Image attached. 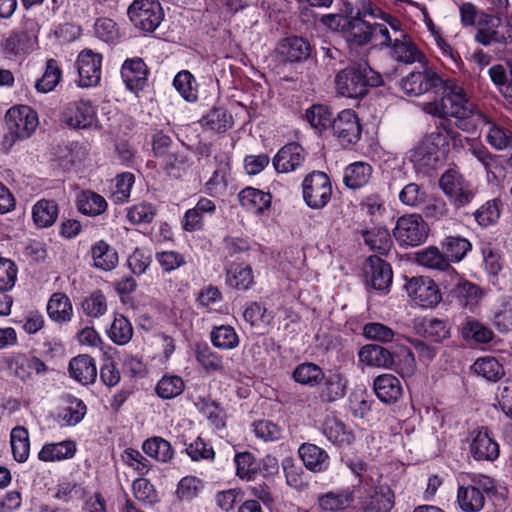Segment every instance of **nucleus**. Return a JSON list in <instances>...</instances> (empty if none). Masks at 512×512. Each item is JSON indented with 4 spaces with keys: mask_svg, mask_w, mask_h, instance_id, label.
I'll return each mask as SVG.
<instances>
[{
    "mask_svg": "<svg viewBox=\"0 0 512 512\" xmlns=\"http://www.w3.org/2000/svg\"><path fill=\"white\" fill-rule=\"evenodd\" d=\"M442 98L439 101L426 103L424 111L440 118L463 116L471 113L473 102L469 100L464 89L456 81L443 80L440 85Z\"/></svg>",
    "mask_w": 512,
    "mask_h": 512,
    "instance_id": "2",
    "label": "nucleus"
},
{
    "mask_svg": "<svg viewBox=\"0 0 512 512\" xmlns=\"http://www.w3.org/2000/svg\"><path fill=\"white\" fill-rule=\"evenodd\" d=\"M185 389V383L180 376L166 374L156 384L157 395L169 400L181 395Z\"/></svg>",
    "mask_w": 512,
    "mask_h": 512,
    "instance_id": "57",
    "label": "nucleus"
},
{
    "mask_svg": "<svg viewBox=\"0 0 512 512\" xmlns=\"http://www.w3.org/2000/svg\"><path fill=\"white\" fill-rule=\"evenodd\" d=\"M107 334L115 344L125 345L132 339L133 327L129 319L124 315L115 314Z\"/></svg>",
    "mask_w": 512,
    "mask_h": 512,
    "instance_id": "51",
    "label": "nucleus"
},
{
    "mask_svg": "<svg viewBox=\"0 0 512 512\" xmlns=\"http://www.w3.org/2000/svg\"><path fill=\"white\" fill-rule=\"evenodd\" d=\"M69 374L77 382L87 385L97 377L95 360L88 355H78L69 363Z\"/></svg>",
    "mask_w": 512,
    "mask_h": 512,
    "instance_id": "33",
    "label": "nucleus"
},
{
    "mask_svg": "<svg viewBox=\"0 0 512 512\" xmlns=\"http://www.w3.org/2000/svg\"><path fill=\"white\" fill-rule=\"evenodd\" d=\"M469 151L484 167L487 181L489 183L497 181V171L501 170L497 156L491 154L485 146L474 141L471 142Z\"/></svg>",
    "mask_w": 512,
    "mask_h": 512,
    "instance_id": "42",
    "label": "nucleus"
},
{
    "mask_svg": "<svg viewBox=\"0 0 512 512\" xmlns=\"http://www.w3.org/2000/svg\"><path fill=\"white\" fill-rule=\"evenodd\" d=\"M38 24L33 19L23 21V30L11 33L4 42V50L11 56H22L30 53L37 40Z\"/></svg>",
    "mask_w": 512,
    "mask_h": 512,
    "instance_id": "11",
    "label": "nucleus"
},
{
    "mask_svg": "<svg viewBox=\"0 0 512 512\" xmlns=\"http://www.w3.org/2000/svg\"><path fill=\"white\" fill-rule=\"evenodd\" d=\"M443 79L431 68L422 71H412L402 78L400 86L408 96H421L431 90L438 89Z\"/></svg>",
    "mask_w": 512,
    "mask_h": 512,
    "instance_id": "12",
    "label": "nucleus"
},
{
    "mask_svg": "<svg viewBox=\"0 0 512 512\" xmlns=\"http://www.w3.org/2000/svg\"><path fill=\"white\" fill-rule=\"evenodd\" d=\"M47 314L57 324L69 323L74 316L70 298L60 292L52 294L47 303Z\"/></svg>",
    "mask_w": 512,
    "mask_h": 512,
    "instance_id": "30",
    "label": "nucleus"
},
{
    "mask_svg": "<svg viewBox=\"0 0 512 512\" xmlns=\"http://www.w3.org/2000/svg\"><path fill=\"white\" fill-rule=\"evenodd\" d=\"M332 129L343 146L355 144L360 139L361 125L352 109L341 111L333 120Z\"/></svg>",
    "mask_w": 512,
    "mask_h": 512,
    "instance_id": "14",
    "label": "nucleus"
},
{
    "mask_svg": "<svg viewBox=\"0 0 512 512\" xmlns=\"http://www.w3.org/2000/svg\"><path fill=\"white\" fill-rule=\"evenodd\" d=\"M236 475L246 481L256 478L261 472V463L250 452L236 453L234 457Z\"/></svg>",
    "mask_w": 512,
    "mask_h": 512,
    "instance_id": "49",
    "label": "nucleus"
},
{
    "mask_svg": "<svg viewBox=\"0 0 512 512\" xmlns=\"http://www.w3.org/2000/svg\"><path fill=\"white\" fill-rule=\"evenodd\" d=\"M388 46H391V56L397 62L412 64L415 62L421 63L425 59L423 53L417 48L409 36L403 37L402 39L399 37L392 38Z\"/></svg>",
    "mask_w": 512,
    "mask_h": 512,
    "instance_id": "28",
    "label": "nucleus"
},
{
    "mask_svg": "<svg viewBox=\"0 0 512 512\" xmlns=\"http://www.w3.org/2000/svg\"><path fill=\"white\" fill-rule=\"evenodd\" d=\"M344 36L351 49L364 46L370 41L385 46L392 41V35L384 24H370L361 17H348L344 24Z\"/></svg>",
    "mask_w": 512,
    "mask_h": 512,
    "instance_id": "3",
    "label": "nucleus"
},
{
    "mask_svg": "<svg viewBox=\"0 0 512 512\" xmlns=\"http://www.w3.org/2000/svg\"><path fill=\"white\" fill-rule=\"evenodd\" d=\"M488 74L494 85L505 98L512 96V70L507 73L505 67L498 64L490 67Z\"/></svg>",
    "mask_w": 512,
    "mask_h": 512,
    "instance_id": "64",
    "label": "nucleus"
},
{
    "mask_svg": "<svg viewBox=\"0 0 512 512\" xmlns=\"http://www.w3.org/2000/svg\"><path fill=\"white\" fill-rule=\"evenodd\" d=\"M6 124L15 138H28L38 127L37 113L29 106L10 108L5 116Z\"/></svg>",
    "mask_w": 512,
    "mask_h": 512,
    "instance_id": "10",
    "label": "nucleus"
},
{
    "mask_svg": "<svg viewBox=\"0 0 512 512\" xmlns=\"http://www.w3.org/2000/svg\"><path fill=\"white\" fill-rule=\"evenodd\" d=\"M429 226L420 214H406L398 218L393 235L400 246L415 247L426 241Z\"/></svg>",
    "mask_w": 512,
    "mask_h": 512,
    "instance_id": "6",
    "label": "nucleus"
},
{
    "mask_svg": "<svg viewBox=\"0 0 512 512\" xmlns=\"http://www.w3.org/2000/svg\"><path fill=\"white\" fill-rule=\"evenodd\" d=\"M93 266L97 269L110 271L118 263V255L105 241L96 242L91 248Z\"/></svg>",
    "mask_w": 512,
    "mask_h": 512,
    "instance_id": "43",
    "label": "nucleus"
},
{
    "mask_svg": "<svg viewBox=\"0 0 512 512\" xmlns=\"http://www.w3.org/2000/svg\"><path fill=\"white\" fill-rule=\"evenodd\" d=\"M85 403L72 395H66L56 414V422L61 427L75 426L80 423L86 415Z\"/></svg>",
    "mask_w": 512,
    "mask_h": 512,
    "instance_id": "19",
    "label": "nucleus"
},
{
    "mask_svg": "<svg viewBox=\"0 0 512 512\" xmlns=\"http://www.w3.org/2000/svg\"><path fill=\"white\" fill-rule=\"evenodd\" d=\"M216 210L215 203L208 198H200L193 208L188 209L182 220V227L187 232H195L203 229L204 217L212 215Z\"/></svg>",
    "mask_w": 512,
    "mask_h": 512,
    "instance_id": "25",
    "label": "nucleus"
},
{
    "mask_svg": "<svg viewBox=\"0 0 512 512\" xmlns=\"http://www.w3.org/2000/svg\"><path fill=\"white\" fill-rule=\"evenodd\" d=\"M394 505V493L387 485H377L362 504V512H389Z\"/></svg>",
    "mask_w": 512,
    "mask_h": 512,
    "instance_id": "32",
    "label": "nucleus"
},
{
    "mask_svg": "<svg viewBox=\"0 0 512 512\" xmlns=\"http://www.w3.org/2000/svg\"><path fill=\"white\" fill-rule=\"evenodd\" d=\"M312 47L308 40L299 36L282 39L275 49L276 55L284 62H301L311 55Z\"/></svg>",
    "mask_w": 512,
    "mask_h": 512,
    "instance_id": "16",
    "label": "nucleus"
},
{
    "mask_svg": "<svg viewBox=\"0 0 512 512\" xmlns=\"http://www.w3.org/2000/svg\"><path fill=\"white\" fill-rule=\"evenodd\" d=\"M335 89L343 97L363 98L369 87L381 84V76L367 64H354L340 70L335 76Z\"/></svg>",
    "mask_w": 512,
    "mask_h": 512,
    "instance_id": "1",
    "label": "nucleus"
},
{
    "mask_svg": "<svg viewBox=\"0 0 512 512\" xmlns=\"http://www.w3.org/2000/svg\"><path fill=\"white\" fill-rule=\"evenodd\" d=\"M58 204L54 200L41 199L32 207V219L38 228H49L57 220Z\"/></svg>",
    "mask_w": 512,
    "mask_h": 512,
    "instance_id": "37",
    "label": "nucleus"
},
{
    "mask_svg": "<svg viewBox=\"0 0 512 512\" xmlns=\"http://www.w3.org/2000/svg\"><path fill=\"white\" fill-rule=\"evenodd\" d=\"M10 368L16 377L25 381L30 379L33 374L45 372L46 365L37 357H27L26 355L18 354L12 358Z\"/></svg>",
    "mask_w": 512,
    "mask_h": 512,
    "instance_id": "35",
    "label": "nucleus"
},
{
    "mask_svg": "<svg viewBox=\"0 0 512 512\" xmlns=\"http://www.w3.org/2000/svg\"><path fill=\"white\" fill-rule=\"evenodd\" d=\"M416 261L423 267L443 271L448 277L458 279L457 271L450 266L449 259L436 246H429L418 251Z\"/></svg>",
    "mask_w": 512,
    "mask_h": 512,
    "instance_id": "21",
    "label": "nucleus"
},
{
    "mask_svg": "<svg viewBox=\"0 0 512 512\" xmlns=\"http://www.w3.org/2000/svg\"><path fill=\"white\" fill-rule=\"evenodd\" d=\"M370 270L367 271V282L378 291H388L392 283L393 273L389 263L372 256L369 258Z\"/></svg>",
    "mask_w": 512,
    "mask_h": 512,
    "instance_id": "26",
    "label": "nucleus"
},
{
    "mask_svg": "<svg viewBox=\"0 0 512 512\" xmlns=\"http://www.w3.org/2000/svg\"><path fill=\"white\" fill-rule=\"evenodd\" d=\"M323 377L322 369L314 363H302L293 372L295 381L303 385L315 386Z\"/></svg>",
    "mask_w": 512,
    "mask_h": 512,
    "instance_id": "63",
    "label": "nucleus"
},
{
    "mask_svg": "<svg viewBox=\"0 0 512 512\" xmlns=\"http://www.w3.org/2000/svg\"><path fill=\"white\" fill-rule=\"evenodd\" d=\"M492 323L500 332L512 331V297H501L492 313Z\"/></svg>",
    "mask_w": 512,
    "mask_h": 512,
    "instance_id": "45",
    "label": "nucleus"
},
{
    "mask_svg": "<svg viewBox=\"0 0 512 512\" xmlns=\"http://www.w3.org/2000/svg\"><path fill=\"white\" fill-rule=\"evenodd\" d=\"M147 67L141 58L124 61L121 67V78L126 88L137 94L147 83Z\"/></svg>",
    "mask_w": 512,
    "mask_h": 512,
    "instance_id": "17",
    "label": "nucleus"
},
{
    "mask_svg": "<svg viewBox=\"0 0 512 512\" xmlns=\"http://www.w3.org/2000/svg\"><path fill=\"white\" fill-rule=\"evenodd\" d=\"M359 360L367 366L391 368L394 365L393 355L385 348L369 344L359 351Z\"/></svg>",
    "mask_w": 512,
    "mask_h": 512,
    "instance_id": "36",
    "label": "nucleus"
},
{
    "mask_svg": "<svg viewBox=\"0 0 512 512\" xmlns=\"http://www.w3.org/2000/svg\"><path fill=\"white\" fill-rule=\"evenodd\" d=\"M442 246L446 252L445 256L449 259V263L460 262L472 248L469 240L460 236L446 237L442 242Z\"/></svg>",
    "mask_w": 512,
    "mask_h": 512,
    "instance_id": "59",
    "label": "nucleus"
},
{
    "mask_svg": "<svg viewBox=\"0 0 512 512\" xmlns=\"http://www.w3.org/2000/svg\"><path fill=\"white\" fill-rule=\"evenodd\" d=\"M303 199L308 207L322 209L332 196V186L326 173L314 171L302 183Z\"/></svg>",
    "mask_w": 512,
    "mask_h": 512,
    "instance_id": "7",
    "label": "nucleus"
},
{
    "mask_svg": "<svg viewBox=\"0 0 512 512\" xmlns=\"http://www.w3.org/2000/svg\"><path fill=\"white\" fill-rule=\"evenodd\" d=\"M78 210L88 216H98L107 209V202L103 196L92 191H83L77 198Z\"/></svg>",
    "mask_w": 512,
    "mask_h": 512,
    "instance_id": "48",
    "label": "nucleus"
},
{
    "mask_svg": "<svg viewBox=\"0 0 512 512\" xmlns=\"http://www.w3.org/2000/svg\"><path fill=\"white\" fill-rule=\"evenodd\" d=\"M457 502L464 512H479L484 507L485 497L474 485L461 486L458 488Z\"/></svg>",
    "mask_w": 512,
    "mask_h": 512,
    "instance_id": "40",
    "label": "nucleus"
},
{
    "mask_svg": "<svg viewBox=\"0 0 512 512\" xmlns=\"http://www.w3.org/2000/svg\"><path fill=\"white\" fill-rule=\"evenodd\" d=\"M135 183V176L131 172H123L114 178L111 198L115 203L122 204L126 202L131 194V189Z\"/></svg>",
    "mask_w": 512,
    "mask_h": 512,
    "instance_id": "62",
    "label": "nucleus"
},
{
    "mask_svg": "<svg viewBox=\"0 0 512 512\" xmlns=\"http://www.w3.org/2000/svg\"><path fill=\"white\" fill-rule=\"evenodd\" d=\"M96 111L89 101L79 100L68 103L62 113V120L69 127L85 129L92 125Z\"/></svg>",
    "mask_w": 512,
    "mask_h": 512,
    "instance_id": "15",
    "label": "nucleus"
},
{
    "mask_svg": "<svg viewBox=\"0 0 512 512\" xmlns=\"http://www.w3.org/2000/svg\"><path fill=\"white\" fill-rule=\"evenodd\" d=\"M405 289L410 299L419 307L434 308L442 300V295L434 280L427 277H413Z\"/></svg>",
    "mask_w": 512,
    "mask_h": 512,
    "instance_id": "9",
    "label": "nucleus"
},
{
    "mask_svg": "<svg viewBox=\"0 0 512 512\" xmlns=\"http://www.w3.org/2000/svg\"><path fill=\"white\" fill-rule=\"evenodd\" d=\"M365 243L371 250L380 254H385L390 250L392 245L389 230L385 227H374L363 233Z\"/></svg>",
    "mask_w": 512,
    "mask_h": 512,
    "instance_id": "56",
    "label": "nucleus"
},
{
    "mask_svg": "<svg viewBox=\"0 0 512 512\" xmlns=\"http://www.w3.org/2000/svg\"><path fill=\"white\" fill-rule=\"evenodd\" d=\"M475 39L484 46L492 43L512 45V14L504 12L486 15Z\"/></svg>",
    "mask_w": 512,
    "mask_h": 512,
    "instance_id": "4",
    "label": "nucleus"
},
{
    "mask_svg": "<svg viewBox=\"0 0 512 512\" xmlns=\"http://www.w3.org/2000/svg\"><path fill=\"white\" fill-rule=\"evenodd\" d=\"M102 56L91 49H85L79 53L76 65L81 87L96 86L101 79Z\"/></svg>",
    "mask_w": 512,
    "mask_h": 512,
    "instance_id": "13",
    "label": "nucleus"
},
{
    "mask_svg": "<svg viewBox=\"0 0 512 512\" xmlns=\"http://www.w3.org/2000/svg\"><path fill=\"white\" fill-rule=\"evenodd\" d=\"M143 452L158 462L167 463L174 457V449L170 442L155 436L146 439L142 444Z\"/></svg>",
    "mask_w": 512,
    "mask_h": 512,
    "instance_id": "41",
    "label": "nucleus"
},
{
    "mask_svg": "<svg viewBox=\"0 0 512 512\" xmlns=\"http://www.w3.org/2000/svg\"><path fill=\"white\" fill-rule=\"evenodd\" d=\"M214 347L220 350H231L239 345V336L235 329L229 325L214 327L210 334Z\"/></svg>",
    "mask_w": 512,
    "mask_h": 512,
    "instance_id": "54",
    "label": "nucleus"
},
{
    "mask_svg": "<svg viewBox=\"0 0 512 512\" xmlns=\"http://www.w3.org/2000/svg\"><path fill=\"white\" fill-rule=\"evenodd\" d=\"M76 453V444L72 440L46 443L38 453V458L43 462H56L71 459Z\"/></svg>",
    "mask_w": 512,
    "mask_h": 512,
    "instance_id": "34",
    "label": "nucleus"
},
{
    "mask_svg": "<svg viewBox=\"0 0 512 512\" xmlns=\"http://www.w3.org/2000/svg\"><path fill=\"white\" fill-rule=\"evenodd\" d=\"M371 174L372 167L370 164L357 161L345 168L343 182L350 189H359L369 182Z\"/></svg>",
    "mask_w": 512,
    "mask_h": 512,
    "instance_id": "39",
    "label": "nucleus"
},
{
    "mask_svg": "<svg viewBox=\"0 0 512 512\" xmlns=\"http://www.w3.org/2000/svg\"><path fill=\"white\" fill-rule=\"evenodd\" d=\"M304 466L311 472H325L330 465L328 453L321 447L312 443H303L298 449Z\"/></svg>",
    "mask_w": 512,
    "mask_h": 512,
    "instance_id": "23",
    "label": "nucleus"
},
{
    "mask_svg": "<svg viewBox=\"0 0 512 512\" xmlns=\"http://www.w3.org/2000/svg\"><path fill=\"white\" fill-rule=\"evenodd\" d=\"M305 118L310 126L318 133L332 127V113L325 105L317 104L306 110Z\"/></svg>",
    "mask_w": 512,
    "mask_h": 512,
    "instance_id": "58",
    "label": "nucleus"
},
{
    "mask_svg": "<svg viewBox=\"0 0 512 512\" xmlns=\"http://www.w3.org/2000/svg\"><path fill=\"white\" fill-rule=\"evenodd\" d=\"M373 387L377 398L385 404L396 403L403 393L400 380L388 373L377 376Z\"/></svg>",
    "mask_w": 512,
    "mask_h": 512,
    "instance_id": "24",
    "label": "nucleus"
},
{
    "mask_svg": "<svg viewBox=\"0 0 512 512\" xmlns=\"http://www.w3.org/2000/svg\"><path fill=\"white\" fill-rule=\"evenodd\" d=\"M226 284L238 291H247L255 284L253 269L244 263H231L226 270Z\"/></svg>",
    "mask_w": 512,
    "mask_h": 512,
    "instance_id": "27",
    "label": "nucleus"
},
{
    "mask_svg": "<svg viewBox=\"0 0 512 512\" xmlns=\"http://www.w3.org/2000/svg\"><path fill=\"white\" fill-rule=\"evenodd\" d=\"M196 359L206 372H224L223 357L212 351L207 345L196 347Z\"/></svg>",
    "mask_w": 512,
    "mask_h": 512,
    "instance_id": "61",
    "label": "nucleus"
},
{
    "mask_svg": "<svg viewBox=\"0 0 512 512\" xmlns=\"http://www.w3.org/2000/svg\"><path fill=\"white\" fill-rule=\"evenodd\" d=\"M486 139L487 142L496 150H505L512 148V132L487 118Z\"/></svg>",
    "mask_w": 512,
    "mask_h": 512,
    "instance_id": "52",
    "label": "nucleus"
},
{
    "mask_svg": "<svg viewBox=\"0 0 512 512\" xmlns=\"http://www.w3.org/2000/svg\"><path fill=\"white\" fill-rule=\"evenodd\" d=\"M304 160V149L297 143H289L274 156L273 166L278 173H289L300 168Z\"/></svg>",
    "mask_w": 512,
    "mask_h": 512,
    "instance_id": "18",
    "label": "nucleus"
},
{
    "mask_svg": "<svg viewBox=\"0 0 512 512\" xmlns=\"http://www.w3.org/2000/svg\"><path fill=\"white\" fill-rule=\"evenodd\" d=\"M10 444L14 459L19 463L27 461L30 454V439L25 427L16 426L11 430Z\"/></svg>",
    "mask_w": 512,
    "mask_h": 512,
    "instance_id": "47",
    "label": "nucleus"
},
{
    "mask_svg": "<svg viewBox=\"0 0 512 512\" xmlns=\"http://www.w3.org/2000/svg\"><path fill=\"white\" fill-rule=\"evenodd\" d=\"M443 193L457 209L469 205L476 196V187L456 170L446 171L439 180Z\"/></svg>",
    "mask_w": 512,
    "mask_h": 512,
    "instance_id": "5",
    "label": "nucleus"
},
{
    "mask_svg": "<svg viewBox=\"0 0 512 512\" xmlns=\"http://www.w3.org/2000/svg\"><path fill=\"white\" fill-rule=\"evenodd\" d=\"M173 86L181 97L187 102H195L198 99V84L193 74L188 70H182L176 74Z\"/></svg>",
    "mask_w": 512,
    "mask_h": 512,
    "instance_id": "50",
    "label": "nucleus"
},
{
    "mask_svg": "<svg viewBox=\"0 0 512 512\" xmlns=\"http://www.w3.org/2000/svg\"><path fill=\"white\" fill-rule=\"evenodd\" d=\"M470 452L475 460L494 461L499 456V445L486 428H480L473 432Z\"/></svg>",
    "mask_w": 512,
    "mask_h": 512,
    "instance_id": "20",
    "label": "nucleus"
},
{
    "mask_svg": "<svg viewBox=\"0 0 512 512\" xmlns=\"http://www.w3.org/2000/svg\"><path fill=\"white\" fill-rule=\"evenodd\" d=\"M127 13L133 25L145 32H153L164 16L158 0H134Z\"/></svg>",
    "mask_w": 512,
    "mask_h": 512,
    "instance_id": "8",
    "label": "nucleus"
},
{
    "mask_svg": "<svg viewBox=\"0 0 512 512\" xmlns=\"http://www.w3.org/2000/svg\"><path fill=\"white\" fill-rule=\"evenodd\" d=\"M323 434L330 442L340 447L349 446L355 440L353 431L335 418H329L325 421Z\"/></svg>",
    "mask_w": 512,
    "mask_h": 512,
    "instance_id": "38",
    "label": "nucleus"
},
{
    "mask_svg": "<svg viewBox=\"0 0 512 512\" xmlns=\"http://www.w3.org/2000/svg\"><path fill=\"white\" fill-rule=\"evenodd\" d=\"M471 369L487 381H497L504 375L502 365L494 357L489 356L477 359Z\"/></svg>",
    "mask_w": 512,
    "mask_h": 512,
    "instance_id": "55",
    "label": "nucleus"
},
{
    "mask_svg": "<svg viewBox=\"0 0 512 512\" xmlns=\"http://www.w3.org/2000/svg\"><path fill=\"white\" fill-rule=\"evenodd\" d=\"M461 335L467 342L486 344L493 339V331L479 320L467 318L461 328Z\"/></svg>",
    "mask_w": 512,
    "mask_h": 512,
    "instance_id": "44",
    "label": "nucleus"
},
{
    "mask_svg": "<svg viewBox=\"0 0 512 512\" xmlns=\"http://www.w3.org/2000/svg\"><path fill=\"white\" fill-rule=\"evenodd\" d=\"M409 159L417 166L431 167L439 160V152L423 139L410 150Z\"/></svg>",
    "mask_w": 512,
    "mask_h": 512,
    "instance_id": "53",
    "label": "nucleus"
},
{
    "mask_svg": "<svg viewBox=\"0 0 512 512\" xmlns=\"http://www.w3.org/2000/svg\"><path fill=\"white\" fill-rule=\"evenodd\" d=\"M348 381L340 372L331 373L322 389V397L333 402L344 397Z\"/></svg>",
    "mask_w": 512,
    "mask_h": 512,
    "instance_id": "60",
    "label": "nucleus"
},
{
    "mask_svg": "<svg viewBox=\"0 0 512 512\" xmlns=\"http://www.w3.org/2000/svg\"><path fill=\"white\" fill-rule=\"evenodd\" d=\"M270 193L261 191L253 187H247L239 193L241 206L249 213L262 214L268 210L271 205Z\"/></svg>",
    "mask_w": 512,
    "mask_h": 512,
    "instance_id": "29",
    "label": "nucleus"
},
{
    "mask_svg": "<svg viewBox=\"0 0 512 512\" xmlns=\"http://www.w3.org/2000/svg\"><path fill=\"white\" fill-rule=\"evenodd\" d=\"M439 153L446 146H449L450 141H453L454 145L457 141L462 142L461 135L453 128L449 127L447 121H441L440 125L436 127V130L429 133L425 138Z\"/></svg>",
    "mask_w": 512,
    "mask_h": 512,
    "instance_id": "46",
    "label": "nucleus"
},
{
    "mask_svg": "<svg viewBox=\"0 0 512 512\" xmlns=\"http://www.w3.org/2000/svg\"><path fill=\"white\" fill-rule=\"evenodd\" d=\"M450 279L455 283L453 293L461 306L472 309L479 304L485 293L478 285L461 279L459 275L458 279Z\"/></svg>",
    "mask_w": 512,
    "mask_h": 512,
    "instance_id": "31",
    "label": "nucleus"
},
{
    "mask_svg": "<svg viewBox=\"0 0 512 512\" xmlns=\"http://www.w3.org/2000/svg\"><path fill=\"white\" fill-rule=\"evenodd\" d=\"M355 500L353 487L329 491L318 497V506L325 512H342L350 508Z\"/></svg>",
    "mask_w": 512,
    "mask_h": 512,
    "instance_id": "22",
    "label": "nucleus"
}]
</instances>
